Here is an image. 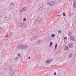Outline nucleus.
<instances>
[{
  "label": "nucleus",
  "instance_id": "13",
  "mask_svg": "<svg viewBox=\"0 0 76 76\" xmlns=\"http://www.w3.org/2000/svg\"><path fill=\"white\" fill-rule=\"evenodd\" d=\"M33 37L34 38V39H36V38L38 37V35H35Z\"/></svg>",
  "mask_w": 76,
  "mask_h": 76
},
{
  "label": "nucleus",
  "instance_id": "38",
  "mask_svg": "<svg viewBox=\"0 0 76 76\" xmlns=\"http://www.w3.org/2000/svg\"><path fill=\"white\" fill-rule=\"evenodd\" d=\"M1 18V16H0V19Z\"/></svg>",
  "mask_w": 76,
  "mask_h": 76
},
{
  "label": "nucleus",
  "instance_id": "34",
  "mask_svg": "<svg viewBox=\"0 0 76 76\" xmlns=\"http://www.w3.org/2000/svg\"><path fill=\"white\" fill-rule=\"evenodd\" d=\"M28 59H30V57H28Z\"/></svg>",
  "mask_w": 76,
  "mask_h": 76
},
{
  "label": "nucleus",
  "instance_id": "16",
  "mask_svg": "<svg viewBox=\"0 0 76 76\" xmlns=\"http://www.w3.org/2000/svg\"><path fill=\"white\" fill-rule=\"evenodd\" d=\"M11 17L9 16L8 17V19L7 20V21H10V20L11 19Z\"/></svg>",
  "mask_w": 76,
  "mask_h": 76
},
{
  "label": "nucleus",
  "instance_id": "25",
  "mask_svg": "<svg viewBox=\"0 0 76 76\" xmlns=\"http://www.w3.org/2000/svg\"><path fill=\"white\" fill-rule=\"evenodd\" d=\"M1 30H3V28H1V27L0 28V31Z\"/></svg>",
  "mask_w": 76,
  "mask_h": 76
},
{
  "label": "nucleus",
  "instance_id": "1",
  "mask_svg": "<svg viewBox=\"0 0 76 76\" xmlns=\"http://www.w3.org/2000/svg\"><path fill=\"white\" fill-rule=\"evenodd\" d=\"M9 74L10 76H13L14 75V72L13 70V69L12 68H10L9 69Z\"/></svg>",
  "mask_w": 76,
  "mask_h": 76
},
{
  "label": "nucleus",
  "instance_id": "35",
  "mask_svg": "<svg viewBox=\"0 0 76 76\" xmlns=\"http://www.w3.org/2000/svg\"><path fill=\"white\" fill-rule=\"evenodd\" d=\"M60 16V15H57V16Z\"/></svg>",
  "mask_w": 76,
  "mask_h": 76
},
{
  "label": "nucleus",
  "instance_id": "3",
  "mask_svg": "<svg viewBox=\"0 0 76 76\" xmlns=\"http://www.w3.org/2000/svg\"><path fill=\"white\" fill-rule=\"evenodd\" d=\"M48 4L50 6H53L54 4V3L53 1H50L48 3Z\"/></svg>",
  "mask_w": 76,
  "mask_h": 76
},
{
  "label": "nucleus",
  "instance_id": "2",
  "mask_svg": "<svg viewBox=\"0 0 76 76\" xmlns=\"http://www.w3.org/2000/svg\"><path fill=\"white\" fill-rule=\"evenodd\" d=\"M42 43V41H41L39 40H37V41L35 43V45H38L39 44L40 45H41Z\"/></svg>",
  "mask_w": 76,
  "mask_h": 76
},
{
  "label": "nucleus",
  "instance_id": "24",
  "mask_svg": "<svg viewBox=\"0 0 76 76\" xmlns=\"http://www.w3.org/2000/svg\"><path fill=\"white\" fill-rule=\"evenodd\" d=\"M53 45V42H50V46H51V45Z\"/></svg>",
  "mask_w": 76,
  "mask_h": 76
},
{
  "label": "nucleus",
  "instance_id": "17",
  "mask_svg": "<svg viewBox=\"0 0 76 76\" xmlns=\"http://www.w3.org/2000/svg\"><path fill=\"white\" fill-rule=\"evenodd\" d=\"M72 33L71 32H69V33H68V35L69 36H71L72 35Z\"/></svg>",
  "mask_w": 76,
  "mask_h": 76
},
{
  "label": "nucleus",
  "instance_id": "32",
  "mask_svg": "<svg viewBox=\"0 0 76 76\" xmlns=\"http://www.w3.org/2000/svg\"><path fill=\"white\" fill-rule=\"evenodd\" d=\"M12 32H10V35H12Z\"/></svg>",
  "mask_w": 76,
  "mask_h": 76
},
{
  "label": "nucleus",
  "instance_id": "10",
  "mask_svg": "<svg viewBox=\"0 0 76 76\" xmlns=\"http://www.w3.org/2000/svg\"><path fill=\"white\" fill-rule=\"evenodd\" d=\"M27 9V7H24L22 8V10L23 12H24V11H25L26 9Z\"/></svg>",
  "mask_w": 76,
  "mask_h": 76
},
{
  "label": "nucleus",
  "instance_id": "23",
  "mask_svg": "<svg viewBox=\"0 0 76 76\" xmlns=\"http://www.w3.org/2000/svg\"><path fill=\"white\" fill-rule=\"evenodd\" d=\"M51 37H55V34H53L51 35Z\"/></svg>",
  "mask_w": 76,
  "mask_h": 76
},
{
  "label": "nucleus",
  "instance_id": "5",
  "mask_svg": "<svg viewBox=\"0 0 76 76\" xmlns=\"http://www.w3.org/2000/svg\"><path fill=\"white\" fill-rule=\"evenodd\" d=\"M22 50H23V49H25L28 47V46H27V45L26 44H22Z\"/></svg>",
  "mask_w": 76,
  "mask_h": 76
},
{
  "label": "nucleus",
  "instance_id": "19",
  "mask_svg": "<svg viewBox=\"0 0 76 76\" xmlns=\"http://www.w3.org/2000/svg\"><path fill=\"white\" fill-rule=\"evenodd\" d=\"M58 46V45L57 44H56L55 46V49H56L57 47V46Z\"/></svg>",
  "mask_w": 76,
  "mask_h": 76
},
{
  "label": "nucleus",
  "instance_id": "12",
  "mask_svg": "<svg viewBox=\"0 0 76 76\" xmlns=\"http://www.w3.org/2000/svg\"><path fill=\"white\" fill-rule=\"evenodd\" d=\"M24 26V23H21L20 24V26L21 27H22V28H23Z\"/></svg>",
  "mask_w": 76,
  "mask_h": 76
},
{
  "label": "nucleus",
  "instance_id": "36",
  "mask_svg": "<svg viewBox=\"0 0 76 76\" xmlns=\"http://www.w3.org/2000/svg\"><path fill=\"white\" fill-rule=\"evenodd\" d=\"M75 27L74 26V29H75Z\"/></svg>",
  "mask_w": 76,
  "mask_h": 76
},
{
  "label": "nucleus",
  "instance_id": "26",
  "mask_svg": "<svg viewBox=\"0 0 76 76\" xmlns=\"http://www.w3.org/2000/svg\"><path fill=\"white\" fill-rule=\"evenodd\" d=\"M64 39H67V37H64Z\"/></svg>",
  "mask_w": 76,
  "mask_h": 76
},
{
  "label": "nucleus",
  "instance_id": "37",
  "mask_svg": "<svg viewBox=\"0 0 76 76\" xmlns=\"http://www.w3.org/2000/svg\"><path fill=\"white\" fill-rule=\"evenodd\" d=\"M7 17H5V18H7Z\"/></svg>",
  "mask_w": 76,
  "mask_h": 76
},
{
  "label": "nucleus",
  "instance_id": "15",
  "mask_svg": "<svg viewBox=\"0 0 76 76\" xmlns=\"http://www.w3.org/2000/svg\"><path fill=\"white\" fill-rule=\"evenodd\" d=\"M72 56H73V54H72L70 53L69 55V57L70 58H71V57H72Z\"/></svg>",
  "mask_w": 76,
  "mask_h": 76
},
{
  "label": "nucleus",
  "instance_id": "6",
  "mask_svg": "<svg viewBox=\"0 0 76 76\" xmlns=\"http://www.w3.org/2000/svg\"><path fill=\"white\" fill-rule=\"evenodd\" d=\"M68 47H69V48H71L72 47H73V43L69 44L68 45Z\"/></svg>",
  "mask_w": 76,
  "mask_h": 76
},
{
  "label": "nucleus",
  "instance_id": "14",
  "mask_svg": "<svg viewBox=\"0 0 76 76\" xmlns=\"http://www.w3.org/2000/svg\"><path fill=\"white\" fill-rule=\"evenodd\" d=\"M39 10L40 12H42V10H43L42 8L41 7H40L39 9Z\"/></svg>",
  "mask_w": 76,
  "mask_h": 76
},
{
  "label": "nucleus",
  "instance_id": "22",
  "mask_svg": "<svg viewBox=\"0 0 76 76\" xmlns=\"http://www.w3.org/2000/svg\"><path fill=\"white\" fill-rule=\"evenodd\" d=\"M23 21H24L25 22V21H26V18H24V19H23Z\"/></svg>",
  "mask_w": 76,
  "mask_h": 76
},
{
  "label": "nucleus",
  "instance_id": "21",
  "mask_svg": "<svg viewBox=\"0 0 76 76\" xmlns=\"http://www.w3.org/2000/svg\"><path fill=\"white\" fill-rule=\"evenodd\" d=\"M14 3H12L11 4H10V6H14Z\"/></svg>",
  "mask_w": 76,
  "mask_h": 76
},
{
  "label": "nucleus",
  "instance_id": "28",
  "mask_svg": "<svg viewBox=\"0 0 76 76\" xmlns=\"http://www.w3.org/2000/svg\"><path fill=\"white\" fill-rule=\"evenodd\" d=\"M63 16H66V15H65V13H64L63 14Z\"/></svg>",
  "mask_w": 76,
  "mask_h": 76
},
{
  "label": "nucleus",
  "instance_id": "18",
  "mask_svg": "<svg viewBox=\"0 0 76 76\" xmlns=\"http://www.w3.org/2000/svg\"><path fill=\"white\" fill-rule=\"evenodd\" d=\"M34 39H34V38L33 37H31L30 38V40H31V41H33V40H34Z\"/></svg>",
  "mask_w": 76,
  "mask_h": 76
},
{
  "label": "nucleus",
  "instance_id": "7",
  "mask_svg": "<svg viewBox=\"0 0 76 76\" xmlns=\"http://www.w3.org/2000/svg\"><path fill=\"white\" fill-rule=\"evenodd\" d=\"M70 38L72 41H73L74 42H75V41H76V40H75V39H74V37L73 36H71L70 37Z\"/></svg>",
  "mask_w": 76,
  "mask_h": 76
},
{
  "label": "nucleus",
  "instance_id": "11",
  "mask_svg": "<svg viewBox=\"0 0 76 76\" xmlns=\"http://www.w3.org/2000/svg\"><path fill=\"white\" fill-rule=\"evenodd\" d=\"M64 51H66V50H67V51H69V48L67 46H65V48H64Z\"/></svg>",
  "mask_w": 76,
  "mask_h": 76
},
{
  "label": "nucleus",
  "instance_id": "20",
  "mask_svg": "<svg viewBox=\"0 0 76 76\" xmlns=\"http://www.w3.org/2000/svg\"><path fill=\"white\" fill-rule=\"evenodd\" d=\"M18 58H19L18 57H16L15 59V61H16V60H18Z\"/></svg>",
  "mask_w": 76,
  "mask_h": 76
},
{
  "label": "nucleus",
  "instance_id": "9",
  "mask_svg": "<svg viewBox=\"0 0 76 76\" xmlns=\"http://www.w3.org/2000/svg\"><path fill=\"white\" fill-rule=\"evenodd\" d=\"M52 60H53V59H52L48 60H47L46 61V63H47V64H49V63H50L51 61H52Z\"/></svg>",
  "mask_w": 76,
  "mask_h": 76
},
{
  "label": "nucleus",
  "instance_id": "30",
  "mask_svg": "<svg viewBox=\"0 0 76 76\" xmlns=\"http://www.w3.org/2000/svg\"><path fill=\"white\" fill-rule=\"evenodd\" d=\"M18 56H20V53H18Z\"/></svg>",
  "mask_w": 76,
  "mask_h": 76
},
{
  "label": "nucleus",
  "instance_id": "29",
  "mask_svg": "<svg viewBox=\"0 0 76 76\" xmlns=\"http://www.w3.org/2000/svg\"><path fill=\"white\" fill-rule=\"evenodd\" d=\"M58 33H61V31H59L58 32Z\"/></svg>",
  "mask_w": 76,
  "mask_h": 76
},
{
  "label": "nucleus",
  "instance_id": "27",
  "mask_svg": "<svg viewBox=\"0 0 76 76\" xmlns=\"http://www.w3.org/2000/svg\"><path fill=\"white\" fill-rule=\"evenodd\" d=\"M9 37V35H8V34H7V35L5 36V37Z\"/></svg>",
  "mask_w": 76,
  "mask_h": 76
},
{
  "label": "nucleus",
  "instance_id": "31",
  "mask_svg": "<svg viewBox=\"0 0 76 76\" xmlns=\"http://www.w3.org/2000/svg\"><path fill=\"white\" fill-rule=\"evenodd\" d=\"M53 75H56V72H55L54 73Z\"/></svg>",
  "mask_w": 76,
  "mask_h": 76
},
{
  "label": "nucleus",
  "instance_id": "4",
  "mask_svg": "<svg viewBox=\"0 0 76 76\" xmlns=\"http://www.w3.org/2000/svg\"><path fill=\"white\" fill-rule=\"evenodd\" d=\"M18 49H20V50H22V44L18 45L17 46Z\"/></svg>",
  "mask_w": 76,
  "mask_h": 76
},
{
  "label": "nucleus",
  "instance_id": "33",
  "mask_svg": "<svg viewBox=\"0 0 76 76\" xmlns=\"http://www.w3.org/2000/svg\"><path fill=\"white\" fill-rule=\"evenodd\" d=\"M32 19H35V18H33Z\"/></svg>",
  "mask_w": 76,
  "mask_h": 76
},
{
  "label": "nucleus",
  "instance_id": "8",
  "mask_svg": "<svg viewBox=\"0 0 76 76\" xmlns=\"http://www.w3.org/2000/svg\"><path fill=\"white\" fill-rule=\"evenodd\" d=\"M41 19H38L37 21L36 22V23H38V24H41Z\"/></svg>",
  "mask_w": 76,
  "mask_h": 76
}]
</instances>
